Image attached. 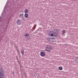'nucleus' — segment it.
<instances>
[{
    "mask_svg": "<svg viewBox=\"0 0 78 78\" xmlns=\"http://www.w3.org/2000/svg\"><path fill=\"white\" fill-rule=\"evenodd\" d=\"M52 49L51 47V46L49 44H46V47L45 48V50L49 53H50V51Z\"/></svg>",
    "mask_w": 78,
    "mask_h": 78,
    "instance_id": "nucleus-1",
    "label": "nucleus"
},
{
    "mask_svg": "<svg viewBox=\"0 0 78 78\" xmlns=\"http://www.w3.org/2000/svg\"><path fill=\"white\" fill-rule=\"evenodd\" d=\"M4 76H5L4 73L2 71L0 72V78H3Z\"/></svg>",
    "mask_w": 78,
    "mask_h": 78,
    "instance_id": "nucleus-2",
    "label": "nucleus"
},
{
    "mask_svg": "<svg viewBox=\"0 0 78 78\" xmlns=\"http://www.w3.org/2000/svg\"><path fill=\"white\" fill-rule=\"evenodd\" d=\"M20 17L21 19H23V20H25V18L23 17V14H21L20 15Z\"/></svg>",
    "mask_w": 78,
    "mask_h": 78,
    "instance_id": "nucleus-3",
    "label": "nucleus"
},
{
    "mask_svg": "<svg viewBox=\"0 0 78 78\" xmlns=\"http://www.w3.org/2000/svg\"><path fill=\"white\" fill-rule=\"evenodd\" d=\"M21 53L22 55V56H24V54H25V51L23 49H22L21 50Z\"/></svg>",
    "mask_w": 78,
    "mask_h": 78,
    "instance_id": "nucleus-4",
    "label": "nucleus"
},
{
    "mask_svg": "<svg viewBox=\"0 0 78 78\" xmlns=\"http://www.w3.org/2000/svg\"><path fill=\"white\" fill-rule=\"evenodd\" d=\"M17 25H20L22 23V20H18L17 21Z\"/></svg>",
    "mask_w": 78,
    "mask_h": 78,
    "instance_id": "nucleus-5",
    "label": "nucleus"
},
{
    "mask_svg": "<svg viewBox=\"0 0 78 78\" xmlns=\"http://www.w3.org/2000/svg\"><path fill=\"white\" fill-rule=\"evenodd\" d=\"M45 53L44 52H41L40 55L41 56L44 57L45 56Z\"/></svg>",
    "mask_w": 78,
    "mask_h": 78,
    "instance_id": "nucleus-6",
    "label": "nucleus"
},
{
    "mask_svg": "<svg viewBox=\"0 0 78 78\" xmlns=\"http://www.w3.org/2000/svg\"><path fill=\"white\" fill-rule=\"evenodd\" d=\"M24 17L25 18H28V14L27 13L25 14L24 15Z\"/></svg>",
    "mask_w": 78,
    "mask_h": 78,
    "instance_id": "nucleus-7",
    "label": "nucleus"
},
{
    "mask_svg": "<svg viewBox=\"0 0 78 78\" xmlns=\"http://www.w3.org/2000/svg\"><path fill=\"white\" fill-rule=\"evenodd\" d=\"M30 36V34H29L28 33H26L25 34V35H24V36H25L26 37H28Z\"/></svg>",
    "mask_w": 78,
    "mask_h": 78,
    "instance_id": "nucleus-8",
    "label": "nucleus"
},
{
    "mask_svg": "<svg viewBox=\"0 0 78 78\" xmlns=\"http://www.w3.org/2000/svg\"><path fill=\"white\" fill-rule=\"evenodd\" d=\"M25 13H28V10L27 9H26L24 10Z\"/></svg>",
    "mask_w": 78,
    "mask_h": 78,
    "instance_id": "nucleus-9",
    "label": "nucleus"
},
{
    "mask_svg": "<svg viewBox=\"0 0 78 78\" xmlns=\"http://www.w3.org/2000/svg\"><path fill=\"white\" fill-rule=\"evenodd\" d=\"M34 27H34V29H33L34 28V27H33V28L31 29V30L32 31H34V30L35 29V28H36V25H35Z\"/></svg>",
    "mask_w": 78,
    "mask_h": 78,
    "instance_id": "nucleus-10",
    "label": "nucleus"
},
{
    "mask_svg": "<svg viewBox=\"0 0 78 78\" xmlns=\"http://www.w3.org/2000/svg\"><path fill=\"white\" fill-rule=\"evenodd\" d=\"M59 69L60 70H62V67H60L59 68Z\"/></svg>",
    "mask_w": 78,
    "mask_h": 78,
    "instance_id": "nucleus-11",
    "label": "nucleus"
},
{
    "mask_svg": "<svg viewBox=\"0 0 78 78\" xmlns=\"http://www.w3.org/2000/svg\"><path fill=\"white\" fill-rule=\"evenodd\" d=\"M3 70L2 67H0V71H3Z\"/></svg>",
    "mask_w": 78,
    "mask_h": 78,
    "instance_id": "nucleus-12",
    "label": "nucleus"
},
{
    "mask_svg": "<svg viewBox=\"0 0 78 78\" xmlns=\"http://www.w3.org/2000/svg\"><path fill=\"white\" fill-rule=\"evenodd\" d=\"M65 30H63L62 31V33H63V34H65Z\"/></svg>",
    "mask_w": 78,
    "mask_h": 78,
    "instance_id": "nucleus-13",
    "label": "nucleus"
},
{
    "mask_svg": "<svg viewBox=\"0 0 78 78\" xmlns=\"http://www.w3.org/2000/svg\"><path fill=\"white\" fill-rule=\"evenodd\" d=\"M54 37H56V33H54Z\"/></svg>",
    "mask_w": 78,
    "mask_h": 78,
    "instance_id": "nucleus-14",
    "label": "nucleus"
},
{
    "mask_svg": "<svg viewBox=\"0 0 78 78\" xmlns=\"http://www.w3.org/2000/svg\"><path fill=\"white\" fill-rule=\"evenodd\" d=\"M51 36L52 37V36H54V35L53 34H51Z\"/></svg>",
    "mask_w": 78,
    "mask_h": 78,
    "instance_id": "nucleus-15",
    "label": "nucleus"
},
{
    "mask_svg": "<svg viewBox=\"0 0 78 78\" xmlns=\"http://www.w3.org/2000/svg\"><path fill=\"white\" fill-rule=\"evenodd\" d=\"M19 64L20 65V68H21V65H20V62H18Z\"/></svg>",
    "mask_w": 78,
    "mask_h": 78,
    "instance_id": "nucleus-16",
    "label": "nucleus"
},
{
    "mask_svg": "<svg viewBox=\"0 0 78 78\" xmlns=\"http://www.w3.org/2000/svg\"><path fill=\"white\" fill-rule=\"evenodd\" d=\"M17 51L18 54H19L20 53V52L18 50H17Z\"/></svg>",
    "mask_w": 78,
    "mask_h": 78,
    "instance_id": "nucleus-17",
    "label": "nucleus"
},
{
    "mask_svg": "<svg viewBox=\"0 0 78 78\" xmlns=\"http://www.w3.org/2000/svg\"><path fill=\"white\" fill-rule=\"evenodd\" d=\"M55 38H51V39H54Z\"/></svg>",
    "mask_w": 78,
    "mask_h": 78,
    "instance_id": "nucleus-18",
    "label": "nucleus"
},
{
    "mask_svg": "<svg viewBox=\"0 0 78 78\" xmlns=\"http://www.w3.org/2000/svg\"><path fill=\"white\" fill-rule=\"evenodd\" d=\"M12 74H13V75H14V72H12Z\"/></svg>",
    "mask_w": 78,
    "mask_h": 78,
    "instance_id": "nucleus-19",
    "label": "nucleus"
},
{
    "mask_svg": "<svg viewBox=\"0 0 78 78\" xmlns=\"http://www.w3.org/2000/svg\"><path fill=\"white\" fill-rule=\"evenodd\" d=\"M23 74L25 75H26V74H25V73H24Z\"/></svg>",
    "mask_w": 78,
    "mask_h": 78,
    "instance_id": "nucleus-20",
    "label": "nucleus"
},
{
    "mask_svg": "<svg viewBox=\"0 0 78 78\" xmlns=\"http://www.w3.org/2000/svg\"><path fill=\"white\" fill-rule=\"evenodd\" d=\"M24 76L25 77H26V78H27V76L25 75V76Z\"/></svg>",
    "mask_w": 78,
    "mask_h": 78,
    "instance_id": "nucleus-21",
    "label": "nucleus"
},
{
    "mask_svg": "<svg viewBox=\"0 0 78 78\" xmlns=\"http://www.w3.org/2000/svg\"><path fill=\"white\" fill-rule=\"evenodd\" d=\"M17 61H18V62L19 63V60H18V59H17Z\"/></svg>",
    "mask_w": 78,
    "mask_h": 78,
    "instance_id": "nucleus-22",
    "label": "nucleus"
},
{
    "mask_svg": "<svg viewBox=\"0 0 78 78\" xmlns=\"http://www.w3.org/2000/svg\"><path fill=\"white\" fill-rule=\"evenodd\" d=\"M3 14V13H2V15Z\"/></svg>",
    "mask_w": 78,
    "mask_h": 78,
    "instance_id": "nucleus-23",
    "label": "nucleus"
},
{
    "mask_svg": "<svg viewBox=\"0 0 78 78\" xmlns=\"http://www.w3.org/2000/svg\"><path fill=\"white\" fill-rule=\"evenodd\" d=\"M50 34H49V36H50Z\"/></svg>",
    "mask_w": 78,
    "mask_h": 78,
    "instance_id": "nucleus-24",
    "label": "nucleus"
},
{
    "mask_svg": "<svg viewBox=\"0 0 78 78\" xmlns=\"http://www.w3.org/2000/svg\"><path fill=\"white\" fill-rule=\"evenodd\" d=\"M5 9H4V11H5Z\"/></svg>",
    "mask_w": 78,
    "mask_h": 78,
    "instance_id": "nucleus-25",
    "label": "nucleus"
},
{
    "mask_svg": "<svg viewBox=\"0 0 78 78\" xmlns=\"http://www.w3.org/2000/svg\"><path fill=\"white\" fill-rule=\"evenodd\" d=\"M5 7H4V9H5Z\"/></svg>",
    "mask_w": 78,
    "mask_h": 78,
    "instance_id": "nucleus-26",
    "label": "nucleus"
}]
</instances>
